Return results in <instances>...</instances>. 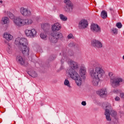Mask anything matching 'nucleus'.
I'll use <instances>...</instances> for the list:
<instances>
[{
  "mask_svg": "<svg viewBox=\"0 0 124 124\" xmlns=\"http://www.w3.org/2000/svg\"><path fill=\"white\" fill-rule=\"evenodd\" d=\"M69 75L72 79L76 81V83L77 86L80 87L82 85V78H80L79 74L74 69H70L69 70Z\"/></svg>",
  "mask_w": 124,
  "mask_h": 124,
  "instance_id": "5",
  "label": "nucleus"
},
{
  "mask_svg": "<svg viewBox=\"0 0 124 124\" xmlns=\"http://www.w3.org/2000/svg\"><path fill=\"white\" fill-rule=\"evenodd\" d=\"M60 17L62 21H66L67 20V17L63 16L62 14L60 15Z\"/></svg>",
  "mask_w": 124,
  "mask_h": 124,
  "instance_id": "27",
  "label": "nucleus"
},
{
  "mask_svg": "<svg viewBox=\"0 0 124 124\" xmlns=\"http://www.w3.org/2000/svg\"><path fill=\"white\" fill-rule=\"evenodd\" d=\"M89 24H88V21L86 19H82L79 21L78 27L79 29H86L88 28Z\"/></svg>",
  "mask_w": 124,
  "mask_h": 124,
  "instance_id": "13",
  "label": "nucleus"
},
{
  "mask_svg": "<svg viewBox=\"0 0 124 124\" xmlns=\"http://www.w3.org/2000/svg\"><path fill=\"white\" fill-rule=\"evenodd\" d=\"M62 29L61 24L59 23H54V25L52 26V30L53 31H58Z\"/></svg>",
  "mask_w": 124,
  "mask_h": 124,
  "instance_id": "16",
  "label": "nucleus"
},
{
  "mask_svg": "<svg viewBox=\"0 0 124 124\" xmlns=\"http://www.w3.org/2000/svg\"><path fill=\"white\" fill-rule=\"evenodd\" d=\"M64 86H66V87H68V88H69L70 89H71L72 88L71 85H70V82L68 79H65L64 81Z\"/></svg>",
  "mask_w": 124,
  "mask_h": 124,
  "instance_id": "23",
  "label": "nucleus"
},
{
  "mask_svg": "<svg viewBox=\"0 0 124 124\" xmlns=\"http://www.w3.org/2000/svg\"><path fill=\"white\" fill-rule=\"evenodd\" d=\"M67 38L68 39H71V38L72 39H73L74 38V36H73V35L72 34H70L68 35L67 36Z\"/></svg>",
  "mask_w": 124,
  "mask_h": 124,
  "instance_id": "31",
  "label": "nucleus"
},
{
  "mask_svg": "<svg viewBox=\"0 0 124 124\" xmlns=\"http://www.w3.org/2000/svg\"><path fill=\"white\" fill-rule=\"evenodd\" d=\"M28 74L31 77H33V78H35V77H37V74L35 73L34 71H32L31 72H28Z\"/></svg>",
  "mask_w": 124,
  "mask_h": 124,
  "instance_id": "22",
  "label": "nucleus"
},
{
  "mask_svg": "<svg viewBox=\"0 0 124 124\" xmlns=\"http://www.w3.org/2000/svg\"><path fill=\"white\" fill-rule=\"evenodd\" d=\"M68 54H69V56H73L74 55V52H73V51H69L68 52Z\"/></svg>",
  "mask_w": 124,
  "mask_h": 124,
  "instance_id": "32",
  "label": "nucleus"
},
{
  "mask_svg": "<svg viewBox=\"0 0 124 124\" xmlns=\"http://www.w3.org/2000/svg\"><path fill=\"white\" fill-rule=\"evenodd\" d=\"M123 59L124 60V55L123 56Z\"/></svg>",
  "mask_w": 124,
  "mask_h": 124,
  "instance_id": "40",
  "label": "nucleus"
},
{
  "mask_svg": "<svg viewBox=\"0 0 124 124\" xmlns=\"http://www.w3.org/2000/svg\"><path fill=\"white\" fill-rule=\"evenodd\" d=\"M111 33L113 35H117V34H118V29L116 28L111 29Z\"/></svg>",
  "mask_w": 124,
  "mask_h": 124,
  "instance_id": "26",
  "label": "nucleus"
},
{
  "mask_svg": "<svg viewBox=\"0 0 124 124\" xmlns=\"http://www.w3.org/2000/svg\"><path fill=\"white\" fill-rule=\"evenodd\" d=\"M96 93L100 95L101 97H103V96H105V95L107 94V90L106 89H102L97 91Z\"/></svg>",
  "mask_w": 124,
  "mask_h": 124,
  "instance_id": "15",
  "label": "nucleus"
},
{
  "mask_svg": "<svg viewBox=\"0 0 124 124\" xmlns=\"http://www.w3.org/2000/svg\"><path fill=\"white\" fill-rule=\"evenodd\" d=\"M101 17L103 19H106L107 18V13L105 11H103L101 13Z\"/></svg>",
  "mask_w": 124,
  "mask_h": 124,
  "instance_id": "25",
  "label": "nucleus"
},
{
  "mask_svg": "<svg viewBox=\"0 0 124 124\" xmlns=\"http://www.w3.org/2000/svg\"><path fill=\"white\" fill-rule=\"evenodd\" d=\"M63 57H64V54H63Z\"/></svg>",
  "mask_w": 124,
  "mask_h": 124,
  "instance_id": "41",
  "label": "nucleus"
},
{
  "mask_svg": "<svg viewBox=\"0 0 124 124\" xmlns=\"http://www.w3.org/2000/svg\"><path fill=\"white\" fill-rule=\"evenodd\" d=\"M61 62L62 63H63V62H64V59L61 60Z\"/></svg>",
  "mask_w": 124,
  "mask_h": 124,
  "instance_id": "38",
  "label": "nucleus"
},
{
  "mask_svg": "<svg viewBox=\"0 0 124 124\" xmlns=\"http://www.w3.org/2000/svg\"><path fill=\"white\" fill-rule=\"evenodd\" d=\"M113 72L108 73V76L110 78V82L113 88H117L121 85L124 80L121 78L113 77Z\"/></svg>",
  "mask_w": 124,
  "mask_h": 124,
  "instance_id": "6",
  "label": "nucleus"
},
{
  "mask_svg": "<svg viewBox=\"0 0 124 124\" xmlns=\"http://www.w3.org/2000/svg\"><path fill=\"white\" fill-rule=\"evenodd\" d=\"M4 13H5L6 15H8V16L9 17V18L10 19H12V20H14L16 18L15 16H14V15H13V14L10 13V12H6V11H4Z\"/></svg>",
  "mask_w": 124,
  "mask_h": 124,
  "instance_id": "21",
  "label": "nucleus"
},
{
  "mask_svg": "<svg viewBox=\"0 0 124 124\" xmlns=\"http://www.w3.org/2000/svg\"><path fill=\"white\" fill-rule=\"evenodd\" d=\"M7 52H8L9 54H11V46L9 45V47L7 48Z\"/></svg>",
  "mask_w": 124,
  "mask_h": 124,
  "instance_id": "30",
  "label": "nucleus"
},
{
  "mask_svg": "<svg viewBox=\"0 0 124 124\" xmlns=\"http://www.w3.org/2000/svg\"><path fill=\"white\" fill-rule=\"evenodd\" d=\"M91 31L93 32H100L101 31V30L100 29V27L97 25V24H93L91 26Z\"/></svg>",
  "mask_w": 124,
  "mask_h": 124,
  "instance_id": "14",
  "label": "nucleus"
},
{
  "mask_svg": "<svg viewBox=\"0 0 124 124\" xmlns=\"http://www.w3.org/2000/svg\"><path fill=\"white\" fill-rule=\"evenodd\" d=\"M91 44L92 46H93V47H95V48H99V49H100L103 47L102 43L98 40H93L91 42Z\"/></svg>",
  "mask_w": 124,
  "mask_h": 124,
  "instance_id": "9",
  "label": "nucleus"
},
{
  "mask_svg": "<svg viewBox=\"0 0 124 124\" xmlns=\"http://www.w3.org/2000/svg\"><path fill=\"white\" fill-rule=\"evenodd\" d=\"M40 36L42 39H46L47 37V35L45 33H42L40 34Z\"/></svg>",
  "mask_w": 124,
  "mask_h": 124,
  "instance_id": "28",
  "label": "nucleus"
},
{
  "mask_svg": "<svg viewBox=\"0 0 124 124\" xmlns=\"http://www.w3.org/2000/svg\"><path fill=\"white\" fill-rule=\"evenodd\" d=\"M16 61L17 62L21 64V65H24V66H26V65H28V62H25V60H24L23 57L20 55L16 56Z\"/></svg>",
  "mask_w": 124,
  "mask_h": 124,
  "instance_id": "11",
  "label": "nucleus"
},
{
  "mask_svg": "<svg viewBox=\"0 0 124 124\" xmlns=\"http://www.w3.org/2000/svg\"><path fill=\"white\" fill-rule=\"evenodd\" d=\"M2 2H3V1H2V0H0V3H2Z\"/></svg>",
  "mask_w": 124,
  "mask_h": 124,
  "instance_id": "39",
  "label": "nucleus"
},
{
  "mask_svg": "<svg viewBox=\"0 0 124 124\" xmlns=\"http://www.w3.org/2000/svg\"><path fill=\"white\" fill-rule=\"evenodd\" d=\"M104 105L106 106L105 115L106 116V118L108 122H110L108 124H114V122L111 121L112 119L110 117V115L111 117H113L115 120L118 119V114L117 112L112 108V106L108 102H106L104 104Z\"/></svg>",
  "mask_w": 124,
  "mask_h": 124,
  "instance_id": "3",
  "label": "nucleus"
},
{
  "mask_svg": "<svg viewBox=\"0 0 124 124\" xmlns=\"http://www.w3.org/2000/svg\"><path fill=\"white\" fill-rule=\"evenodd\" d=\"M62 33L59 32L56 33L51 38V42L53 43H57L58 39H59V38H62Z\"/></svg>",
  "mask_w": 124,
  "mask_h": 124,
  "instance_id": "12",
  "label": "nucleus"
},
{
  "mask_svg": "<svg viewBox=\"0 0 124 124\" xmlns=\"http://www.w3.org/2000/svg\"><path fill=\"white\" fill-rule=\"evenodd\" d=\"M36 30L34 29H32L31 30L27 29L25 31L26 35H27V36H30L31 38L35 37V36H36Z\"/></svg>",
  "mask_w": 124,
  "mask_h": 124,
  "instance_id": "8",
  "label": "nucleus"
},
{
  "mask_svg": "<svg viewBox=\"0 0 124 124\" xmlns=\"http://www.w3.org/2000/svg\"><path fill=\"white\" fill-rule=\"evenodd\" d=\"M81 104L83 106H86V105H87V103H86V101H82L81 102Z\"/></svg>",
  "mask_w": 124,
  "mask_h": 124,
  "instance_id": "35",
  "label": "nucleus"
},
{
  "mask_svg": "<svg viewBox=\"0 0 124 124\" xmlns=\"http://www.w3.org/2000/svg\"><path fill=\"white\" fill-rule=\"evenodd\" d=\"M3 37L6 40H7V41H10L13 39V36L7 32L4 33Z\"/></svg>",
  "mask_w": 124,
  "mask_h": 124,
  "instance_id": "18",
  "label": "nucleus"
},
{
  "mask_svg": "<svg viewBox=\"0 0 124 124\" xmlns=\"http://www.w3.org/2000/svg\"><path fill=\"white\" fill-rule=\"evenodd\" d=\"M116 27L118 28V29H121L122 28V27H123V25H122L121 22H118L116 24Z\"/></svg>",
  "mask_w": 124,
  "mask_h": 124,
  "instance_id": "29",
  "label": "nucleus"
},
{
  "mask_svg": "<svg viewBox=\"0 0 124 124\" xmlns=\"http://www.w3.org/2000/svg\"><path fill=\"white\" fill-rule=\"evenodd\" d=\"M69 63L71 66V69H77L78 68V63L71 60L69 61Z\"/></svg>",
  "mask_w": 124,
  "mask_h": 124,
  "instance_id": "17",
  "label": "nucleus"
},
{
  "mask_svg": "<svg viewBox=\"0 0 124 124\" xmlns=\"http://www.w3.org/2000/svg\"><path fill=\"white\" fill-rule=\"evenodd\" d=\"M69 47H72V46H74V43H73V42L70 43L69 44Z\"/></svg>",
  "mask_w": 124,
  "mask_h": 124,
  "instance_id": "34",
  "label": "nucleus"
},
{
  "mask_svg": "<svg viewBox=\"0 0 124 124\" xmlns=\"http://www.w3.org/2000/svg\"><path fill=\"white\" fill-rule=\"evenodd\" d=\"M15 26L17 27H24V26H30L32 24V20L31 19H23L19 17H16L13 20Z\"/></svg>",
  "mask_w": 124,
  "mask_h": 124,
  "instance_id": "4",
  "label": "nucleus"
},
{
  "mask_svg": "<svg viewBox=\"0 0 124 124\" xmlns=\"http://www.w3.org/2000/svg\"><path fill=\"white\" fill-rule=\"evenodd\" d=\"M120 97H121V98H124V93H121Z\"/></svg>",
  "mask_w": 124,
  "mask_h": 124,
  "instance_id": "36",
  "label": "nucleus"
},
{
  "mask_svg": "<svg viewBox=\"0 0 124 124\" xmlns=\"http://www.w3.org/2000/svg\"><path fill=\"white\" fill-rule=\"evenodd\" d=\"M80 75L81 77L84 76L86 75V73H87V69H86V67L84 66H82L80 68L79 70Z\"/></svg>",
  "mask_w": 124,
  "mask_h": 124,
  "instance_id": "19",
  "label": "nucleus"
},
{
  "mask_svg": "<svg viewBox=\"0 0 124 124\" xmlns=\"http://www.w3.org/2000/svg\"><path fill=\"white\" fill-rule=\"evenodd\" d=\"M9 18L7 17H2L0 21V23L2 25H7L8 24H9Z\"/></svg>",
  "mask_w": 124,
  "mask_h": 124,
  "instance_id": "20",
  "label": "nucleus"
},
{
  "mask_svg": "<svg viewBox=\"0 0 124 124\" xmlns=\"http://www.w3.org/2000/svg\"><path fill=\"white\" fill-rule=\"evenodd\" d=\"M64 2L67 5V6H68L67 9H66L67 7H64V9L66 10V12H72L73 4H72L70 0H64Z\"/></svg>",
  "mask_w": 124,
  "mask_h": 124,
  "instance_id": "7",
  "label": "nucleus"
},
{
  "mask_svg": "<svg viewBox=\"0 0 124 124\" xmlns=\"http://www.w3.org/2000/svg\"><path fill=\"white\" fill-rule=\"evenodd\" d=\"M93 66L95 69L90 70L89 74L93 78L92 84L93 86H97L99 83V78H101L104 75L105 72L102 67L98 66V63L93 62Z\"/></svg>",
  "mask_w": 124,
  "mask_h": 124,
  "instance_id": "1",
  "label": "nucleus"
},
{
  "mask_svg": "<svg viewBox=\"0 0 124 124\" xmlns=\"http://www.w3.org/2000/svg\"><path fill=\"white\" fill-rule=\"evenodd\" d=\"M113 93H119V90L115 89L113 91Z\"/></svg>",
  "mask_w": 124,
  "mask_h": 124,
  "instance_id": "33",
  "label": "nucleus"
},
{
  "mask_svg": "<svg viewBox=\"0 0 124 124\" xmlns=\"http://www.w3.org/2000/svg\"><path fill=\"white\" fill-rule=\"evenodd\" d=\"M41 27L43 30H46V29H48L50 27V24L48 23H44L42 24Z\"/></svg>",
  "mask_w": 124,
  "mask_h": 124,
  "instance_id": "24",
  "label": "nucleus"
},
{
  "mask_svg": "<svg viewBox=\"0 0 124 124\" xmlns=\"http://www.w3.org/2000/svg\"><path fill=\"white\" fill-rule=\"evenodd\" d=\"M15 44L16 46H19V50L24 56H29L30 48L28 46L29 42L28 40L24 38H17L15 40Z\"/></svg>",
  "mask_w": 124,
  "mask_h": 124,
  "instance_id": "2",
  "label": "nucleus"
},
{
  "mask_svg": "<svg viewBox=\"0 0 124 124\" xmlns=\"http://www.w3.org/2000/svg\"><path fill=\"white\" fill-rule=\"evenodd\" d=\"M115 100L116 101H119L120 100V97L117 96L115 97Z\"/></svg>",
  "mask_w": 124,
  "mask_h": 124,
  "instance_id": "37",
  "label": "nucleus"
},
{
  "mask_svg": "<svg viewBox=\"0 0 124 124\" xmlns=\"http://www.w3.org/2000/svg\"><path fill=\"white\" fill-rule=\"evenodd\" d=\"M20 12L23 16H25V17H30L31 15V12L30 11V10H28V9L25 8L24 7H21L20 9Z\"/></svg>",
  "mask_w": 124,
  "mask_h": 124,
  "instance_id": "10",
  "label": "nucleus"
}]
</instances>
